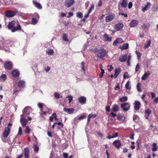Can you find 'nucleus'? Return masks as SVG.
<instances>
[{"label": "nucleus", "instance_id": "42", "mask_svg": "<svg viewBox=\"0 0 158 158\" xmlns=\"http://www.w3.org/2000/svg\"><path fill=\"white\" fill-rule=\"evenodd\" d=\"M135 52L137 55L138 59H139L141 56L142 53H141L140 52H139L138 51H136Z\"/></svg>", "mask_w": 158, "mask_h": 158}, {"label": "nucleus", "instance_id": "1", "mask_svg": "<svg viewBox=\"0 0 158 158\" xmlns=\"http://www.w3.org/2000/svg\"><path fill=\"white\" fill-rule=\"evenodd\" d=\"M18 12L17 10H6L5 12V16L7 18L12 17L16 15Z\"/></svg>", "mask_w": 158, "mask_h": 158}, {"label": "nucleus", "instance_id": "60", "mask_svg": "<svg viewBox=\"0 0 158 158\" xmlns=\"http://www.w3.org/2000/svg\"><path fill=\"white\" fill-rule=\"evenodd\" d=\"M38 106L41 109V110L43 108V104L42 103H39L38 104Z\"/></svg>", "mask_w": 158, "mask_h": 158}, {"label": "nucleus", "instance_id": "55", "mask_svg": "<svg viewBox=\"0 0 158 158\" xmlns=\"http://www.w3.org/2000/svg\"><path fill=\"white\" fill-rule=\"evenodd\" d=\"M140 67L139 64H137L135 68V71L136 72H138L139 69Z\"/></svg>", "mask_w": 158, "mask_h": 158}, {"label": "nucleus", "instance_id": "46", "mask_svg": "<svg viewBox=\"0 0 158 158\" xmlns=\"http://www.w3.org/2000/svg\"><path fill=\"white\" fill-rule=\"evenodd\" d=\"M32 24L33 25L35 24L37 22V20L35 18H33L31 20Z\"/></svg>", "mask_w": 158, "mask_h": 158}, {"label": "nucleus", "instance_id": "8", "mask_svg": "<svg viewBox=\"0 0 158 158\" xmlns=\"http://www.w3.org/2000/svg\"><path fill=\"white\" fill-rule=\"evenodd\" d=\"M74 0H66L64 2V5L67 7H69L74 3Z\"/></svg>", "mask_w": 158, "mask_h": 158}, {"label": "nucleus", "instance_id": "58", "mask_svg": "<svg viewBox=\"0 0 158 158\" xmlns=\"http://www.w3.org/2000/svg\"><path fill=\"white\" fill-rule=\"evenodd\" d=\"M110 106H107L106 107V111L107 112H110Z\"/></svg>", "mask_w": 158, "mask_h": 158}, {"label": "nucleus", "instance_id": "18", "mask_svg": "<svg viewBox=\"0 0 158 158\" xmlns=\"http://www.w3.org/2000/svg\"><path fill=\"white\" fill-rule=\"evenodd\" d=\"M152 111L149 109H147L145 111L144 113L145 114V117L146 119H148L149 118V116L150 114L151 113Z\"/></svg>", "mask_w": 158, "mask_h": 158}, {"label": "nucleus", "instance_id": "14", "mask_svg": "<svg viewBox=\"0 0 158 158\" xmlns=\"http://www.w3.org/2000/svg\"><path fill=\"white\" fill-rule=\"evenodd\" d=\"M86 101V98L84 96H81L78 98V102L81 104H84Z\"/></svg>", "mask_w": 158, "mask_h": 158}, {"label": "nucleus", "instance_id": "38", "mask_svg": "<svg viewBox=\"0 0 158 158\" xmlns=\"http://www.w3.org/2000/svg\"><path fill=\"white\" fill-rule=\"evenodd\" d=\"M86 117V114H83L81 116L78 118V120H80L85 118Z\"/></svg>", "mask_w": 158, "mask_h": 158}, {"label": "nucleus", "instance_id": "9", "mask_svg": "<svg viewBox=\"0 0 158 158\" xmlns=\"http://www.w3.org/2000/svg\"><path fill=\"white\" fill-rule=\"evenodd\" d=\"M123 42V39L121 38H117L113 43V45L114 46H116L118 44H120Z\"/></svg>", "mask_w": 158, "mask_h": 158}, {"label": "nucleus", "instance_id": "45", "mask_svg": "<svg viewBox=\"0 0 158 158\" xmlns=\"http://www.w3.org/2000/svg\"><path fill=\"white\" fill-rule=\"evenodd\" d=\"M140 83H138L136 85L137 89L138 91L139 92L141 91L140 88Z\"/></svg>", "mask_w": 158, "mask_h": 158}, {"label": "nucleus", "instance_id": "53", "mask_svg": "<svg viewBox=\"0 0 158 158\" xmlns=\"http://www.w3.org/2000/svg\"><path fill=\"white\" fill-rule=\"evenodd\" d=\"M60 94L57 92H55L54 94V96L56 98H60Z\"/></svg>", "mask_w": 158, "mask_h": 158}, {"label": "nucleus", "instance_id": "51", "mask_svg": "<svg viewBox=\"0 0 158 158\" xmlns=\"http://www.w3.org/2000/svg\"><path fill=\"white\" fill-rule=\"evenodd\" d=\"M22 134V129L21 127H19V131L18 132V135H21Z\"/></svg>", "mask_w": 158, "mask_h": 158}, {"label": "nucleus", "instance_id": "52", "mask_svg": "<svg viewBox=\"0 0 158 158\" xmlns=\"http://www.w3.org/2000/svg\"><path fill=\"white\" fill-rule=\"evenodd\" d=\"M81 69L83 70V71H85V69L84 66L85 65V63L84 62H82L81 63Z\"/></svg>", "mask_w": 158, "mask_h": 158}, {"label": "nucleus", "instance_id": "11", "mask_svg": "<svg viewBox=\"0 0 158 158\" xmlns=\"http://www.w3.org/2000/svg\"><path fill=\"white\" fill-rule=\"evenodd\" d=\"M113 145H114L116 148L118 149L121 146V143L119 140L117 139L113 142Z\"/></svg>", "mask_w": 158, "mask_h": 158}, {"label": "nucleus", "instance_id": "3", "mask_svg": "<svg viewBox=\"0 0 158 158\" xmlns=\"http://www.w3.org/2000/svg\"><path fill=\"white\" fill-rule=\"evenodd\" d=\"M115 17V15L114 13L112 12L108 13L107 15V16L106 17V23L110 22L114 19Z\"/></svg>", "mask_w": 158, "mask_h": 158}, {"label": "nucleus", "instance_id": "56", "mask_svg": "<svg viewBox=\"0 0 158 158\" xmlns=\"http://www.w3.org/2000/svg\"><path fill=\"white\" fill-rule=\"evenodd\" d=\"M67 98H68V100L69 103L70 102L73 100V97L71 96H68L67 97Z\"/></svg>", "mask_w": 158, "mask_h": 158}, {"label": "nucleus", "instance_id": "27", "mask_svg": "<svg viewBox=\"0 0 158 158\" xmlns=\"http://www.w3.org/2000/svg\"><path fill=\"white\" fill-rule=\"evenodd\" d=\"M18 86L20 88L23 87L25 85V82L23 80H20L19 81L18 83Z\"/></svg>", "mask_w": 158, "mask_h": 158}, {"label": "nucleus", "instance_id": "48", "mask_svg": "<svg viewBox=\"0 0 158 158\" xmlns=\"http://www.w3.org/2000/svg\"><path fill=\"white\" fill-rule=\"evenodd\" d=\"M77 16L79 18H81L83 17L82 14L81 12H78L77 13Z\"/></svg>", "mask_w": 158, "mask_h": 158}, {"label": "nucleus", "instance_id": "26", "mask_svg": "<svg viewBox=\"0 0 158 158\" xmlns=\"http://www.w3.org/2000/svg\"><path fill=\"white\" fill-rule=\"evenodd\" d=\"M151 5V4L150 2H147V4L144 7L142 8V10L144 12L145 11L148 10Z\"/></svg>", "mask_w": 158, "mask_h": 158}, {"label": "nucleus", "instance_id": "34", "mask_svg": "<svg viewBox=\"0 0 158 158\" xmlns=\"http://www.w3.org/2000/svg\"><path fill=\"white\" fill-rule=\"evenodd\" d=\"M151 44V41L150 40H148L146 43V44H145L144 46V49H146L148 48L149 46H150V45Z\"/></svg>", "mask_w": 158, "mask_h": 158}, {"label": "nucleus", "instance_id": "62", "mask_svg": "<svg viewBox=\"0 0 158 158\" xmlns=\"http://www.w3.org/2000/svg\"><path fill=\"white\" fill-rule=\"evenodd\" d=\"M52 116H53L55 120L57 121V118L56 114V113H53L52 114Z\"/></svg>", "mask_w": 158, "mask_h": 158}, {"label": "nucleus", "instance_id": "61", "mask_svg": "<svg viewBox=\"0 0 158 158\" xmlns=\"http://www.w3.org/2000/svg\"><path fill=\"white\" fill-rule=\"evenodd\" d=\"M109 67H110V68L108 69V71L109 72H111L112 71V70L113 69V67L112 66V65H110L109 66Z\"/></svg>", "mask_w": 158, "mask_h": 158}, {"label": "nucleus", "instance_id": "5", "mask_svg": "<svg viewBox=\"0 0 158 158\" xmlns=\"http://www.w3.org/2000/svg\"><path fill=\"white\" fill-rule=\"evenodd\" d=\"M21 117L20 122L22 124V127H23L24 128L26 126V124L28 123V121L26 118H23V117H24V114H21Z\"/></svg>", "mask_w": 158, "mask_h": 158}, {"label": "nucleus", "instance_id": "10", "mask_svg": "<svg viewBox=\"0 0 158 158\" xmlns=\"http://www.w3.org/2000/svg\"><path fill=\"white\" fill-rule=\"evenodd\" d=\"M123 27V24L122 23H118L115 25V29L117 31H120L122 29Z\"/></svg>", "mask_w": 158, "mask_h": 158}, {"label": "nucleus", "instance_id": "12", "mask_svg": "<svg viewBox=\"0 0 158 158\" xmlns=\"http://www.w3.org/2000/svg\"><path fill=\"white\" fill-rule=\"evenodd\" d=\"M21 30L22 29L21 27L19 25V22H18L17 26L14 27L12 30L11 31L13 32H15L16 31H21Z\"/></svg>", "mask_w": 158, "mask_h": 158}, {"label": "nucleus", "instance_id": "13", "mask_svg": "<svg viewBox=\"0 0 158 158\" xmlns=\"http://www.w3.org/2000/svg\"><path fill=\"white\" fill-rule=\"evenodd\" d=\"M12 76L14 77H19V72L17 69L13 70L11 73Z\"/></svg>", "mask_w": 158, "mask_h": 158}, {"label": "nucleus", "instance_id": "39", "mask_svg": "<svg viewBox=\"0 0 158 158\" xmlns=\"http://www.w3.org/2000/svg\"><path fill=\"white\" fill-rule=\"evenodd\" d=\"M133 120L134 121H138L139 120V117L137 115H134L133 117Z\"/></svg>", "mask_w": 158, "mask_h": 158}, {"label": "nucleus", "instance_id": "28", "mask_svg": "<svg viewBox=\"0 0 158 158\" xmlns=\"http://www.w3.org/2000/svg\"><path fill=\"white\" fill-rule=\"evenodd\" d=\"M127 0H123L122 2L121 3V6L123 8H126L127 6Z\"/></svg>", "mask_w": 158, "mask_h": 158}, {"label": "nucleus", "instance_id": "29", "mask_svg": "<svg viewBox=\"0 0 158 158\" xmlns=\"http://www.w3.org/2000/svg\"><path fill=\"white\" fill-rule=\"evenodd\" d=\"M103 37L104 38V40L105 41L110 42L111 41V37H109L106 34H105L103 35Z\"/></svg>", "mask_w": 158, "mask_h": 158}, {"label": "nucleus", "instance_id": "20", "mask_svg": "<svg viewBox=\"0 0 158 158\" xmlns=\"http://www.w3.org/2000/svg\"><path fill=\"white\" fill-rule=\"evenodd\" d=\"M127 58V55L125 54L124 55H122L119 58V60L121 62L125 61Z\"/></svg>", "mask_w": 158, "mask_h": 158}, {"label": "nucleus", "instance_id": "25", "mask_svg": "<svg viewBox=\"0 0 158 158\" xmlns=\"http://www.w3.org/2000/svg\"><path fill=\"white\" fill-rule=\"evenodd\" d=\"M113 111L114 112H117L119 110V106L117 104H114L112 106Z\"/></svg>", "mask_w": 158, "mask_h": 158}, {"label": "nucleus", "instance_id": "19", "mask_svg": "<svg viewBox=\"0 0 158 158\" xmlns=\"http://www.w3.org/2000/svg\"><path fill=\"white\" fill-rule=\"evenodd\" d=\"M64 111L67 112L68 114H72L74 112V110L73 108H67L64 107L63 109Z\"/></svg>", "mask_w": 158, "mask_h": 158}, {"label": "nucleus", "instance_id": "2", "mask_svg": "<svg viewBox=\"0 0 158 158\" xmlns=\"http://www.w3.org/2000/svg\"><path fill=\"white\" fill-rule=\"evenodd\" d=\"M108 53V52L103 49L99 50L97 53V56L101 59H103Z\"/></svg>", "mask_w": 158, "mask_h": 158}, {"label": "nucleus", "instance_id": "15", "mask_svg": "<svg viewBox=\"0 0 158 158\" xmlns=\"http://www.w3.org/2000/svg\"><path fill=\"white\" fill-rule=\"evenodd\" d=\"M121 72V69L120 68H116L114 70V78H116Z\"/></svg>", "mask_w": 158, "mask_h": 158}, {"label": "nucleus", "instance_id": "33", "mask_svg": "<svg viewBox=\"0 0 158 158\" xmlns=\"http://www.w3.org/2000/svg\"><path fill=\"white\" fill-rule=\"evenodd\" d=\"M128 100V98L127 96H125L123 97L119 98V100L121 102H124L127 101Z\"/></svg>", "mask_w": 158, "mask_h": 158}, {"label": "nucleus", "instance_id": "24", "mask_svg": "<svg viewBox=\"0 0 158 158\" xmlns=\"http://www.w3.org/2000/svg\"><path fill=\"white\" fill-rule=\"evenodd\" d=\"M33 3L35 7L39 9H41L42 8V6L40 3H38V2L35 1H33Z\"/></svg>", "mask_w": 158, "mask_h": 158}, {"label": "nucleus", "instance_id": "57", "mask_svg": "<svg viewBox=\"0 0 158 158\" xmlns=\"http://www.w3.org/2000/svg\"><path fill=\"white\" fill-rule=\"evenodd\" d=\"M45 108L47 110V111H46L47 112V113L50 114L52 111V110L50 109H49L47 108V107H45Z\"/></svg>", "mask_w": 158, "mask_h": 158}, {"label": "nucleus", "instance_id": "16", "mask_svg": "<svg viewBox=\"0 0 158 158\" xmlns=\"http://www.w3.org/2000/svg\"><path fill=\"white\" fill-rule=\"evenodd\" d=\"M134 109L136 110H138L141 106V103L139 101H135L134 103Z\"/></svg>", "mask_w": 158, "mask_h": 158}, {"label": "nucleus", "instance_id": "40", "mask_svg": "<svg viewBox=\"0 0 158 158\" xmlns=\"http://www.w3.org/2000/svg\"><path fill=\"white\" fill-rule=\"evenodd\" d=\"M129 47V44L127 43L124 44L123 45L122 48L123 49H127Z\"/></svg>", "mask_w": 158, "mask_h": 158}, {"label": "nucleus", "instance_id": "63", "mask_svg": "<svg viewBox=\"0 0 158 158\" xmlns=\"http://www.w3.org/2000/svg\"><path fill=\"white\" fill-rule=\"evenodd\" d=\"M119 15H123L124 16V17H128L127 15V14H124L123 13H121L119 12Z\"/></svg>", "mask_w": 158, "mask_h": 158}, {"label": "nucleus", "instance_id": "35", "mask_svg": "<svg viewBox=\"0 0 158 158\" xmlns=\"http://www.w3.org/2000/svg\"><path fill=\"white\" fill-rule=\"evenodd\" d=\"M150 26V24L149 23L146 24L145 23L143 24L141 26V27L143 29H146L147 27H148Z\"/></svg>", "mask_w": 158, "mask_h": 158}, {"label": "nucleus", "instance_id": "37", "mask_svg": "<svg viewBox=\"0 0 158 158\" xmlns=\"http://www.w3.org/2000/svg\"><path fill=\"white\" fill-rule=\"evenodd\" d=\"M130 82V81H128L127 82L125 85V87L126 89L128 90H130L131 89V87L129 85Z\"/></svg>", "mask_w": 158, "mask_h": 158}, {"label": "nucleus", "instance_id": "21", "mask_svg": "<svg viewBox=\"0 0 158 158\" xmlns=\"http://www.w3.org/2000/svg\"><path fill=\"white\" fill-rule=\"evenodd\" d=\"M150 73L149 71H148L145 73L141 77L142 80H146L148 76L150 75Z\"/></svg>", "mask_w": 158, "mask_h": 158}, {"label": "nucleus", "instance_id": "32", "mask_svg": "<svg viewBox=\"0 0 158 158\" xmlns=\"http://www.w3.org/2000/svg\"><path fill=\"white\" fill-rule=\"evenodd\" d=\"M6 79V76L5 74H3L0 76V80L2 81H4Z\"/></svg>", "mask_w": 158, "mask_h": 158}, {"label": "nucleus", "instance_id": "7", "mask_svg": "<svg viewBox=\"0 0 158 158\" xmlns=\"http://www.w3.org/2000/svg\"><path fill=\"white\" fill-rule=\"evenodd\" d=\"M10 127H6L5 128L4 130V131L2 133L3 137L4 138H7L10 133Z\"/></svg>", "mask_w": 158, "mask_h": 158}, {"label": "nucleus", "instance_id": "44", "mask_svg": "<svg viewBox=\"0 0 158 158\" xmlns=\"http://www.w3.org/2000/svg\"><path fill=\"white\" fill-rule=\"evenodd\" d=\"M101 72L99 74V77L100 78H102L103 76V74L105 73L104 70L102 69L101 70Z\"/></svg>", "mask_w": 158, "mask_h": 158}, {"label": "nucleus", "instance_id": "43", "mask_svg": "<svg viewBox=\"0 0 158 158\" xmlns=\"http://www.w3.org/2000/svg\"><path fill=\"white\" fill-rule=\"evenodd\" d=\"M94 4H92L89 8L88 12L89 13H90L94 9Z\"/></svg>", "mask_w": 158, "mask_h": 158}, {"label": "nucleus", "instance_id": "23", "mask_svg": "<svg viewBox=\"0 0 158 158\" xmlns=\"http://www.w3.org/2000/svg\"><path fill=\"white\" fill-rule=\"evenodd\" d=\"M138 21L135 20H133L130 23V26L131 27H135L138 24Z\"/></svg>", "mask_w": 158, "mask_h": 158}, {"label": "nucleus", "instance_id": "54", "mask_svg": "<svg viewBox=\"0 0 158 158\" xmlns=\"http://www.w3.org/2000/svg\"><path fill=\"white\" fill-rule=\"evenodd\" d=\"M90 118H94L97 116V115L96 114H89L88 116Z\"/></svg>", "mask_w": 158, "mask_h": 158}, {"label": "nucleus", "instance_id": "22", "mask_svg": "<svg viewBox=\"0 0 158 158\" xmlns=\"http://www.w3.org/2000/svg\"><path fill=\"white\" fill-rule=\"evenodd\" d=\"M29 150L28 148H26L24 149V155L25 158H29Z\"/></svg>", "mask_w": 158, "mask_h": 158}, {"label": "nucleus", "instance_id": "36", "mask_svg": "<svg viewBox=\"0 0 158 158\" xmlns=\"http://www.w3.org/2000/svg\"><path fill=\"white\" fill-rule=\"evenodd\" d=\"M25 130V133L26 134H29L31 131V129L28 126H26Z\"/></svg>", "mask_w": 158, "mask_h": 158}, {"label": "nucleus", "instance_id": "30", "mask_svg": "<svg viewBox=\"0 0 158 158\" xmlns=\"http://www.w3.org/2000/svg\"><path fill=\"white\" fill-rule=\"evenodd\" d=\"M153 148L152 149V151L153 152L156 151L158 149V147L157 144L155 143H153L152 145Z\"/></svg>", "mask_w": 158, "mask_h": 158}, {"label": "nucleus", "instance_id": "49", "mask_svg": "<svg viewBox=\"0 0 158 158\" xmlns=\"http://www.w3.org/2000/svg\"><path fill=\"white\" fill-rule=\"evenodd\" d=\"M130 77L128 74V73L127 72H125L123 74V78L125 79L126 78H129Z\"/></svg>", "mask_w": 158, "mask_h": 158}, {"label": "nucleus", "instance_id": "50", "mask_svg": "<svg viewBox=\"0 0 158 158\" xmlns=\"http://www.w3.org/2000/svg\"><path fill=\"white\" fill-rule=\"evenodd\" d=\"M33 148L34 151L35 152H38L39 149V148L38 146L35 145H34Z\"/></svg>", "mask_w": 158, "mask_h": 158}, {"label": "nucleus", "instance_id": "4", "mask_svg": "<svg viewBox=\"0 0 158 158\" xmlns=\"http://www.w3.org/2000/svg\"><path fill=\"white\" fill-rule=\"evenodd\" d=\"M121 106L124 111L126 112L129 110L130 105L128 102H125L121 103Z\"/></svg>", "mask_w": 158, "mask_h": 158}, {"label": "nucleus", "instance_id": "41", "mask_svg": "<svg viewBox=\"0 0 158 158\" xmlns=\"http://www.w3.org/2000/svg\"><path fill=\"white\" fill-rule=\"evenodd\" d=\"M46 53L48 55H52L53 54L54 52L52 49H48V51H46Z\"/></svg>", "mask_w": 158, "mask_h": 158}, {"label": "nucleus", "instance_id": "59", "mask_svg": "<svg viewBox=\"0 0 158 158\" xmlns=\"http://www.w3.org/2000/svg\"><path fill=\"white\" fill-rule=\"evenodd\" d=\"M133 4L131 2H129L128 5V8L129 9H131L132 6Z\"/></svg>", "mask_w": 158, "mask_h": 158}, {"label": "nucleus", "instance_id": "31", "mask_svg": "<svg viewBox=\"0 0 158 158\" xmlns=\"http://www.w3.org/2000/svg\"><path fill=\"white\" fill-rule=\"evenodd\" d=\"M63 40L66 42H68L69 40L68 38V35L66 33H64L62 35Z\"/></svg>", "mask_w": 158, "mask_h": 158}, {"label": "nucleus", "instance_id": "47", "mask_svg": "<svg viewBox=\"0 0 158 158\" xmlns=\"http://www.w3.org/2000/svg\"><path fill=\"white\" fill-rule=\"evenodd\" d=\"M117 119L118 120H122L123 117L122 115L120 114H118L117 116Z\"/></svg>", "mask_w": 158, "mask_h": 158}, {"label": "nucleus", "instance_id": "64", "mask_svg": "<svg viewBox=\"0 0 158 158\" xmlns=\"http://www.w3.org/2000/svg\"><path fill=\"white\" fill-rule=\"evenodd\" d=\"M156 5H153V6L152 9L154 11H156L157 10V8L156 7Z\"/></svg>", "mask_w": 158, "mask_h": 158}, {"label": "nucleus", "instance_id": "6", "mask_svg": "<svg viewBox=\"0 0 158 158\" xmlns=\"http://www.w3.org/2000/svg\"><path fill=\"white\" fill-rule=\"evenodd\" d=\"M4 66L5 69L7 70H11L13 68L12 63L10 61L5 62L4 63Z\"/></svg>", "mask_w": 158, "mask_h": 158}, {"label": "nucleus", "instance_id": "17", "mask_svg": "<svg viewBox=\"0 0 158 158\" xmlns=\"http://www.w3.org/2000/svg\"><path fill=\"white\" fill-rule=\"evenodd\" d=\"M15 22L14 20H12L11 22H10L7 26L8 28L9 29L12 30L15 27Z\"/></svg>", "mask_w": 158, "mask_h": 158}]
</instances>
